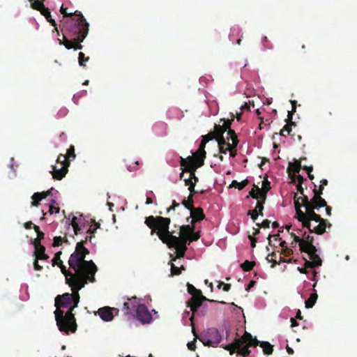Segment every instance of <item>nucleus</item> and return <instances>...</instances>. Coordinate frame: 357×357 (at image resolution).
<instances>
[{
	"label": "nucleus",
	"instance_id": "21",
	"mask_svg": "<svg viewBox=\"0 0 357 357\" xmlns=\"http://www.w3.org/2000/svg\"><path fill=\"white\" fill-rule=\"evenodd\" d=\"M317 248L314 247V250L308 248L303 252H306L308 255L310 259L312 261H314L315 264H317V266H321L322 264V260L320 258V257L317 254Z\"/></svg>",
	"mask_w": 357,
	"mask_h": 357
},
{
	"label": "nucleus",
	"instance_id": "33",
	"mask_svg": "<svg viewBox=\"0 0 357 357\" xmlns=\"http://www.w3.org/2000/svg\"><path fill=\"white\" fill-rule=\"evenodd\" d=\"M31 1V7L36 10L40 11L41 13L46 7L44 3L39 0H29Z\"/></svg>",
	"mask_w": 357,
	"mask_h": 357
},
{
	"label": "nucleus",
	"instance_id": "8",
	"mask_svg": "<svg viewBox=\"0 0 357 357\" xmlns=\"http://www.w3.org/2000/svg\"><path fill=\"white\" fill-rule=\"evenodd\" d=\"M199 339L204 345L215 347L221 342L222 336L217 328H212L208 329L206 334Z\"/></svg>",
	"mask_w": 357,
	"mask_h": 357
},
{
	"label": "nucleus",
	"instance_id": "48",
	"mask_svg": "<svg viewBox=\"0 0 357 357\" xmlns=\"http://www.w3.org/2000/svg\"><path fill=\"white\" fill-rule=\"evenodd\" d=\"M89 60V56H85V54L83 52H80L79 53L78 61H79V66H85L84 62L88 61Z\"/></svg>",
	"mask_w": 357,
	"mask_h": 357
},
{
	"label": "nucleus",
	"instance_id": "30",
	"mask_svg": "<svg viewBox=\"0 0 357 357\" xmlns=\"http://www.w3.org/2000/svg\"><path fill=\"white\" fill-rule=\"evenodd\" d=\"M33 255L35 258L40 260H47L49 258V256L45 254V246H41L38 250H35L33 252Z\"/></svg>",
	"mask_w": 357,
	"mask_h": 357
},
{
	"label": "nucleus",
	"instance_id": "54",
	"mask_svg": "<svg viewBox=\"0 0 357 357\" xmlns=\"http://www.w3.org/2000/svg\"><path fill=\"white\" fill-rule=\"evenodd\" d=\"M61 255V251L57 252L55 254V255H54V257L53 259L52 260V266H56V265L57 266V264H59V262L60 261H61V260L60 259Z\"/></svg>",
	"mask_w": 357,
	"mask_h": 357
},
{
	"label": "nucleus",
	"instance_id": "4",
	"mask_svg": "<svg viewBox=\"0 0 357 357\" xmlns=\"http://www.w3.org/2000/svg\"><path fill=\"white\" fill-rule=\"evenodd\" d=\"M74 17L67 19L63 22L61 31L63 36L73 38L78 42H83L89 33V24L79 10H75Z\"/></svg>",
	"mask_w": 357,
	"mask_h": 357
},
{
	"label": "nucleus",
	"instance_id": "60",
	"mask_svg": "<svg viewBox=\"0 0 357 357\" xmlns=\"http://www.w3.org/2000/svg\"><path fill=\"white\" fill-rule=\"evenodd\" d=\"M202 139L204 140H205L206 142H208L210 140H212L213 139H215V136H214V133H213L212 132H209L208 133L207 135H204L202 136Z\"/></svg>",
	"mask_w": 357,
	"mask_h": 357
},
{
	"label": "nucleus",
	"instance_id": "13",
	"mask_svg": "<svg viewBox=\"0 0 357 357\" xmlns=\"http://www.w3.org/2000/svg\"><path fill=\"white\" fill-rule=\"evenodd\" d=\"M313 184H314V189H313L314 196L311 199V200H309V202L311 204H316L317 206L324 207V206L326 205V200L321 197L324 188V186L319 185V189H317V185L314 183H313Z\"/></svg>",
	"mask_w": 357,
	"mask_h": 357
},
{
	"label": "nucleus",
	"instance_id": "15",
	"mask_svg": "<svg viewBox=\"0 0 357 357\" xmlns=\"http://www.w3.org/2000/svg\"><path fill=\"white\" fill-rule=\"evenodd\" d=\"M68 163H63V166H61L59 168H57V165H52L50 173L52 174L53 178L56 180H61L67 174L68 171Z\"/></svg>",
	"mask_w": 357,
	"mask_h": 357
},
{
	"label": "nucleus",
	"instance_id": "57",
	"mask_svg": "<svg viewBox=\"0 0 357 357\" xmlns=\"http://www.w3.org/2000/svg\"><path fill=\"white\" fill-rule=\"evenodd\" d=\"M60 12L63 15V17H70V18L73 17V16H74L73 13H67V8H64L63 6L61 7Z\"/></svg>",
	"mask_w": 357,
	"mask_h": 357
},
{
	"label": "nucleus",
	"instance_id": "24",
	"mask_svg": "<svg viewBox=\"0 0 357 357\" xmlns=\"http://www.w3.org/2000/svg\"><path fill=\"white\" fill-rule=\"evenodd\" d=\"M206 154V152H199V153H198V151L193 153L192 156L195 158V160L196 161L195 168H199L204 165Z\"/></svg>",
	"mask_w": 357,
	"mask_h": 357
},
{
	"label": "nucleus",
	"instance_id": "17",
	"mask_svg": "<svg viewBox=\"0 0 357 357\" xmlns=\"http://www.w3.org/2000/svg\"><path fill=\"white\" fill-rule=\"evenodd\" d=\"M301 169V162L296 160L294 162H289L287 168V172L291 180V183H296V174L298 173Z\"/></svg>",
	"mask_w": 357,
	"mask_h": 357
},
{
	"label": "nucleus",
	"instance_id": "6",
	"mask_svg": "<svg viewBox=\"0 0 357 357\" xmlns=\"http://www.w3.org/2000/svg\"><path fill=\"white\" fill-rule=\"evenodd\" d=\"M209 301L211 303L218 302L221 304H226L225 301H217L212 299H208L206 296H203L202 292L200 289H197L196 291L192 294V297L187 301V306L190 308L192 314L190 317V326H192V331L195 336L197 337V333L194 327V316L197 312L198 308L202 305L204 301Z\"/></svg>",
	"mask_w": 357,
	"mask_h": 357
},
{
	"label": "nucleus",
	"instance_id": "7",
	"mask_svg": "<svg viewBox=\"0 0 357 357\" xmlns=\"http://www.w3.org/2000/svg\"><path fill=\"white\" fill-rule=\"evenodd\" d=\"M96 281L95 274H91V275L87 276L82 280H79L78 278L76 280L70 281L69 282V287H70L73 293L71 294L73 296V308H75L77 307L78 303L79 302V291L84 287L85 284H86L89 282H94Z\"/></svg>",
	"mask_w": 357,
	"mask_h": 357
},
{
	"label": "nucleus",
	"instance_id": "39",
	"mask_svg": "<svg viewBox=\"0 0 357 357\" xmlns=\"http://www.w3.org/2000/svg\"><path fill=\"white\" fill-rule=\"evenodd\" d=\"M294 206L296 211L298 209H301V207L303 206V203L302 202V197L298 196V193H294Z\"/></svg>",
	"mask_w": 357,
	"mask_h": 357
},
{
	"label": "nucleus",
	"instance_id": "47",
	"mask_svg": "<svg viewBox=\"0 0 357 357\" xmlns=\"http://www.w3.org/2000/svg\"><path fill=\"white\" fill-rule=\"evenodd\" d=\"M56 163L60 165L61 166H63V163H68V166L70 165V162L68 160L66 159V156H65L63 154H59L56 159Z\"/></svg>",
	"mask_w": 357,
	"mask_h": 357
},
{
	"label": "nucleus",
	"instance_id": "43",
	"mask_svg": "<svg viewBox=\"0 0 357 357\" xmlns=\"http://www.w3.org/2000/svg\"><path fill=\"white\" fill-rule=\"evenodd\" d=\"M182 204L188 210L192 208L193 206V197L192 195H189L187 199H183L182 202Z\"/></svg>",
	"mask_w": 357,
	"mask_h": 357
},
{
	"label": "nucleus",
	"instance_id": "45",
	"mask_svg": "<svg viewBox=\"0 0 357 357\" xmlns=\"http://www.w3.org/2000/svg\"><path fill=\"white\" fill-rule=\"evenodd\" d=\"M64 155L66 156L67 160H69L71 158L75 159L76 156L75 153V146L73 145H70L67 150L66 154Z\"/></svg>",
	"mask_w": 357,
	"mask_h": 357
},
{
	"label": "nucleus",
	"instance_id": "10",
	"mask_svg": "<svg viewBox=\"0 0 357 357\" xmlns=\"http://www.w3.org/2000/svg\"><path fill=\"white\" fill-rule=\"evenodd\" d=\"M73 296L70 293H65L58 295L55 298V307L56 309L61 307L68 308L73 306Z\"/></svg>",
	"mask_w": 357,
	"mask_h": 357
},
{
	"label": "nucleus",
	"instance_id": "42",
	"mask_svg": "<svg viewBox=\"0 0 357 357\" xmlns=\"http://www.w3.org/2000/svg\"><path fill=\"white\" fill-rule=\"evenodd\" d=\"M91 222L94 223V226H90V227L87 229L86 233L91 235L92 236L96 233L97 229H98L100 226L99 222H96L95 220L91 219Z\"/></svg>",
	"mask_w": 357,
	"mask_h": 357
},
{
	"label": "nucleus",
	"instance_id": "62",
	"mask_svg": "<svg viewBox=\"0 0 357 357\" xmlns=\"http://www.w3.org/2000/svg\"><path fill=\"white\" fill-rule=\"evenodd\" d=\"M206 142L205 140H204L203 139H202L201 141V143L199 144V149L197 150L198 151V153H199V152H206L205 151V146H206Z\"/></svg>",
	"mask_w": 357,
	"mask_h": 357
},
{
	"label": "nucleus",
	"instance_id": "16",
	"mask_svg": "<svg viewBox=\"0 0 357 357\" xmlns=\"http://www.w3.org/2000/svg\"><path fill=\"white\" fill-rule=\"evenodd\" d=\"M190 216L187 218V221H189L190 218H192L191 223L194 225L197 222H199L205 219V215L204 213L203 208L201 207H192L190 209Z\"/></svg>",
	"mask_w": 357,
	"mask_h": 357
},
{
	"label": "nucleus",
	"instance_id": "53",
	"mask_svg": "<svg viewBox=\"0 0 357 357\" xmlns=\"http://www.w3.org/2000/svg\"><path fill=\"white\" fill-rule=\"evenodd\" d=\"M303 259L305 260L304 266L306 268H313L315 267H319L318 266H317V264H315V263L314 261H312L311 260H307L305 258H303Z\"/></svg>",
	"mask_w": 357,
	"mask_h": 357
},
{
	"label": "nucleus",
	"instance_id": "19",
	"mask_svg": "<svg viewBox=\"0 0 357 357\" xmlns=\"http://www.w3.org/2000/svg\"><path fill=\"white\" fill-rule=\"evenodd\" d=\"M67 36H63V44L68 50L73 49L75 50H82L83 45H81L82 42H78L73 38L68 39Z\"/></svg>",
	"mask_w": 357,
	"mask_h": 357
},
{
	"label": "nucleus",
	"instance_id": "44",
	"mask_svg": "<svg viewBox=\"0 0 357 357\" xmlns=\"http://www.w3.org/2000/svg\"><path fill=\"white\" fill-rule=\"evenodd\" d=\"M296 218L300 222L303 221V220H305V218H307L308 217L307 210L304 213L303 211H302L301 209H298V210L296 211Z\"/></svg>",
	"mask_w": 357,
	"mask_h": 357
},
{
	"label": "nucleus",
	"instance_id": "31",
	"mask_svg": "<svg viewBox=\"0 0 357 357\" xmlns=\"http://www.w3.org/2000/svg\"><path fill=\"white\" fill-rule=\"evenodd\" d=\"M226 131L225 130V129L222 128V126L220 125H215L214 126V131L212 132L213 133H214V136L215 137V139L216 141L218 142V144H219V139L221 138V137H224V134Z\"/></svg>",
	"mask_w": 357,
	"mask_h": 357
},
{
	"label": "nucleus",
	"instance_id": "32",
	"mask_svg": "<svg viewBox=\"0 0 357 357\" xmlns=\"http://www.w3.org/2000/svg\"><path fill=\"white\" fill-rule=\"evenodd\" d=\"M80 221L82 220H80ZM71 225L76 235H77L84 227V223L82 224L81 222H77L76 217H73Z\"/></svg>",
	"mask_w": 357,
	"mask_h": 357
},
{
	"label": "nucleus",
	"instance_id": "3",
	"mask_svg": "<svg viewBox=\"0 0 357 357\" xmlns=\"http://www.w3.org/2000/svg\"><path fill=\"white\" fill-rule=\"evenodd\" d=\"M259 346L263 349V352L265 355H271L273 351V347L268 342L259 341L256 337H253L252 335L248 333L245 332L240 338H236L233 342L224 347L223 348L229 351L231 355L236 353L243 357L248 356L251 351L250 347H256Z\"/></svg>",
	"mask_w": 357,
	"mask_h": 357
},
{
	"label": "nucleus",
	"instance_id": "18",
	"mask_svg": "<svg viewBox=\"0 0 357 357\" xmlns=\"http://www.w3.org/2000/svg\"><path fill=\"white\" fill-rule=\"evenodd\" d=\"M303 236V238H302L300 245V251L304 252L308 248L314 250V247H315L313 245L314 237L312 236L307 235L306 232H305Z\"/></svg>",
	"mask_w": 357,
	"mask_h": 357
},
{
	"label": "nucleus",
	"instance_id": "59",
	"mask_svg": "<svg viewBox=\"0 0 357 357\" xmlns=\"http://www.w3.org/2000/svg\"><path fill=\"white\" fill-rule=\"evenodd\" d=\"M63 238L61 236H55L53 240L52 245L54 247L59 246L62 243Z\"/></svg>",
	"mask_w": 357,
	"mask_h": 357
},
{
	"label": "nucleus",
	"instance_id": "27",
	"mask_svg": "<svg viewBox=\"0 0 357 357\" xmlns=\"http://www.w3.org/2000/svg\"><path fill=\"white\" fill-rule=\"evenodd\" d=\"M40 13L45 17L47 22H49L51 24V25L54 27V30L57 31V33H59L56 22L54 19L52 18L50 9L48 8H46Z\"/></svg>",
	"mask_w": 357,
	"mask_h": 357
},
{
	"label": "nucleus",
	"instance_id": "56",
	"mask_svg": "<svg viewBox=\"0 0 357 357\" xmlns=\"http://www.w3.org/2000/svg\"><path fill=\"white\" fill-rule=\"evenodd\" d=\"M271 221L268 219L264 220L261 224L257 223L256 225L261 228H268L270 227Z\"/></svg>",
	"mask_w": 357,
	"mask_h": 357
},
{
	"label": "nucleus",
	"instance_id": "11",
	"mask_svg": "<svg viewBox=\"0 0 357 357\" xmlns=\"http://www.w3.org/2000/svg\"><path fill=\"white\" fill-rule=\"evenodd\" d=\"M219 151L220 153L226 154L227 152L229 151V155L231 158H234L237 154L236 147L237 146H234V143L230 144L228 142H226L225 137H221L219 139Z\"/></svg>",
	"mask_w": 357,
	"mask_h": 357
},
{
	"label": "nucleus",
	"instance_id": "5",
	"mask_svg": "<svg viewBox=\"0 0 357 357\" xmlns=\"http://www.w3.org/2000/svg\"><path fill=\"white\" fill-rule=\"evenodd\" d=\"M75 308L68 307V312L64 314V312L61 309H56L54 312L56 325L60 331L68 334V332L75 333L77 330V324L75 315L73 311Z\"/></svg>",
	"mask_w": 357,
	"mask_h": 357
},
{
	"label": "nucleus",
	"instance_id": "12",
	"mask_svg": "<svg viewBox=\"0 0 357 357\" xmlns=\"http://www.w3.org/2000/svg\"><path fill=\"white\" fill-rule=\"evenodd\" d=\"M137 319L143 324L149 323L152 316L144 304H139L136 308Z\"/></svg>",
	"mask_w": 357,
	"mask_h": 357
},
{
	"label": "nucleus",
	"instance_id": "36",
	"mask_svg": "<svg viewBox=\"0 0 357 357\" xmlns=\"http://www.w3.org/2000/svg\"><path fill=\"white\" fill-rule=\"evenodd\" d=\"M249 196L255 199H261V189L257 185H253V188L249 192Z\"/></svg>",
	"mask_w": 357,
	"mask_h": 357
},
{
	"label": "nucleus",
	"instance_id": "25",
	"mask_svg": "<svg viewBox=\"0 0 357 357\" xmlns=\"http://www.w3.org/2000/svg\"><path fill=\"white\" fill-rule=\"evenodd\" d=\"M47 197V195L45 193V191L41 192H35L32 197V202L31 203L32 206H38L40 204V202L45 199Z\"/></svg>",
	"mask_w": 357,
	"mask_h": 357
},
{
	"label": "nucleus",
	"instance_id": "40",
	"mask_svg": "<svg viewBox=\"0 0 357 357\" xmlns=\"http://www.w3.org/2000/svg\"><path fill=\"white\" fill-rule=\"evenodd\" d=\"M230 116H231L230 119H227V120L221 119L220 120V121H224L223 125L222 126L225 129V131H227V130H228V129L229 130L231 129V123L234 120L235 116L233 113H230Z\"/></svg>",
	"mask_w": 357,
	"mask_h": 357
},
{
	"label": "nucleus",
	"instance_id": "14",
	"mask_svg": "<svg viewBox=\"0 0 357 357\" xmlns=\"http://www.w3.org/2000/svg\"><path fill=\"white\" fill-rule=\"evenodd\" d=\"M114 311L117 313L119 310L114 307L106 306L100 308L98 310V314L103 321H110L114 319Z\"/></svg>",
	"mask_w": 357,
	"mask_h": 357
},
{
	"label": "nucleus",
	"instance_id": "49",
	"mask_svg": "<svg viewBox=\"0 0 357 357\" xmlns=\"http://www.w3.org/2000/svg\"><path fill=\"white\" fill-rule=\"evenodd\" d=\"M296 100H291V104L292 105L291 111L288 112V120H289L291 122V120L293 119V114L296 112Z\"/></svg>",
	"mask_w": 357,
	"mask_h": 357
},
{
	"label": "nucleus",
	"instance_id": "52",
	"mask_svg": "<svg viewBox=\"0 0 357 357\" xmlns=\"http://www.w3.org/2000/svg\"><path fill=\"white\" fill-rule=\"evenodd\" d=\"M312 220H310V218L307 217L305 218V220H303L301 221L303 227L308 229L309 231L311 233V231H312V229H311V222Z\"/></svg>",
	"mask_w": 357,
	"mask_h": 357
},
{
	"label": "nucleus",
	"instance_id": "9",
	"mask_svg": "<svg viewBox=\"0 0 357 357\" xmlns=\"http://www.w3.org/2000/svg\"><path fill=\"white\" fill-rule=\"evenodd\" d=\"M302 202L303 203V207H305V210L307 211V215L310 220L312 221L314 220L317 222H319L324 220L319 214H317L314 212L315 209H319L320 207L317 206L314 204L310 203L308 197H302Z\"/></svg>",
	"mask_w": 357,
	"mask_h": 357
},
{
	"label": "nucleus",
	"instance_id": "34",
	"mask_svg": "<svg viewBox=\"0 0 357 357\" xmlns=\"http://www.w3.org/2000/svg\"><path fill=\"white\" fill-rule=\"evenodd\" d=\"M318 296L316 293L310 294V297L307 298V300L305 301V307L306 308H312L317 300Z\"/></svg>",
	"mask_w": 357,
	"mask_h": 357
},
{
	"label": "nucleus",
	"instance_id": "41",
	"mask_svg": "<svg viewBox=\"0 0 357 357\" xmlns=\"http://www.w3.org/2000/svg\"><path fill=\"white\" fill-rule=\"evenodd\" d=\"M181 270H185V267L182 265L181 267L176 266L173 263H171V274L172 275H178L181 273Z\"/></svg>",
	"mask_w": 357,
	"mask_h": 357
},
{
	"label": "nucleus",
	"instance_id": "46",
	"mask_svg": "<svg viewBox=\"0 0 357 357\" xmlns=\"http://www.w3.org/2000/svg\"><path fill=\"white\" fill-rule=\"evenodd\" d=\"M271 189L270 182L266 178L263 181V188L261 189V197H263V193L267 192Z\"/></svg>",
	"mask_w": 357,
	"mask_h": 357
},
{
	"label": "nucleus",
	"instance_id": "51",
	"mask_svg": "<svg viewBox=\"0 0 357 357\" xmlns=\"http://www.w3.org/2000/svg\"><path fill=\"white\" fill-rule=\"evenodd\" d=\"M197 168H195V166H191L189 168H184L183 171L190 172V176L188 178H191L192 180L193 177H195V171Z\"/></svg>",
	"mask_w": 357,
	"mask_h": 357
},
{
	"label": "nucleus",
	"instance_id": "38",
	"mask_svg": "<svg viewBox=\"0 0 357 357\" xmlns=\"http://www.w3.org/2000/svg\"><path fill=\"white\" fill-rule=\"evenodd\" d=\"M255 265V261H250L248 260H245L243 263H242L241 264V268L244 271H251Z\"/></svg>",
	"mask_w": 357,
	"mask_h": 357
},
{
	"label": "nucleus",
	"instance_id": "1",
	"mask_svg": "<svg viewBox=\"0 0 357 357\" xmlns=\"http://www.w3.org/2000/svg\"><path fill=\"white\" fill-rule=\"evenodd\" d=\"M170 222V218L162 216L150 215L145 220V224L151 229L152 235L156 233L163 243L167 244L169 248L176 249V257L172 259V261H175L185 256L187 245L190 242V238L174 236L169 230Z\"/></svg>",
	"mask_w": 357,
	"mask_h": 357
},
{
	"label": "nucleus",
	"instance_id": "2",
	"mask_svg": "<svg viewBox=\"0 0 357 357\" xmlns=\"http://www.w3.org/2000/svg\"><path fill=\"white\" fill-rule=\"evenodd\" d=\"M89 254V250L83 247L82 243H77L75 250L71 254L68 260L69 266L73 269L74 273L66 270V267L63 264L62 261L57 264L62 273L65 275L66 284L69 285L71 280L74 281L77 278L82 280L91 275V274H96L98 271L96 265L92 260H85L86 256Z\"/></svg>",
	"mask_w": 357,
	"mask_h": 357
},
{
	"label": "nucleus",
	"instance_id": "61",
	"mask_svg": "<svg viewBox=\"0 0 357 357\" xmlns=\"http://www.w3.org/2000/svg\"><path fill=\"white\" fill-rule=\"evenodd\" d=\"M271 238H274V239H275V241H278H278H281V239H282V238H281V237H280V234H274V235H271V234H270V235L268 236V244H269L271 246H272V245H272V243H271Z\"/></svg>",
	"mask_w": 357,
	"mask_h": 357
},
{
	"label": "nucleus",
	"instance_id": "50",
	"mask_svg": "<svg viewBox=\"0 0 357 357\" xmlns=\"http://www.w3.org/2000/svg\"><path fill=\"white\" fill-rule=\"evenodd\" d=\"M275 256H276V253L275 252H273L271 254L268 255L266 257V260L268 262L272 263V265H271L272 268H274L275 266V265L278 264L277 261L273 259V257H275Z\"/></svg>",
	"mask_w": 357,
	"mask_h": 357
},
{
	"label": "nucleus",
	"instance_id": "37",
	"mask_svg": "<svg viewBox=\"0 0 357 357\" xmlns=\"http://www.w3.org/2000/svg\"><path fill=\"white\" fill-rule=\"evenodd\" d=\"M266 199V192L263 193V197H261L260 200L257 201V206L255 210H257V212H262L264 210V204L265 203V200Z\"/></svg>",
	"mask_w": 357,
	"mask_h": 357
},
{
	"label": "nucleus",
	"instance_id": "26",
	"mask_svg": "<svg viewBox=\"0 0 357 357\" xmlns=\"http://www.w3.org/2000/svg\"><path fill=\"white\" fill-rule=\"evenodd\" d=\"M196 161L193 156H188L186 158L181 157L180 165L181 167L189 168L191 166L195 167Z\"/></svg>",
	"mask_w": 357,
	"mask_h": 357
},
{
	"label": "nucleus",
	"instance_id": "58",
	"mask_svg": "<svg viewBox=\"0 0 357 357\" xmlns=\"http://www.w3.org/2000/svg\"><path fill=\"white\" fill-rule=\"evenodd\" d=\"M199 238H200L199 231L195 232L194 230L190 236V242L196 241L198 239H199Z\"/></svg>",
	"mask_w": 357,
	"mask_h": 357
},
{
	"label": "nucleus",
	"instance_id": "35",
	"mask_svg": "<svg viewBox=\"0 0 357 357\" xmlns=\"http://www.w3.org/2000/svg\"><path fill=\"white\" fill-rule=\"evenodd\" d=\"M248 183L249 181L248 179H245L241 182H238L237 181L234 180L229 187L236 188L238 190H243L248 184Z\"/></svg>",
	"mask_w": 357,
	"mask_h": 357
},
{
	"label": "nucleus",
	"instance_id": "29",
	"mask_svg": "<svg viewBox=\"0 0 357 357\" xmlns=\"http://www.w3.org/2000/svg\"><path fill=\"white\" fill-rule=\"evenodd\" d=\"M287 124L284 125L281 130L280 135L284 137L289 135L291 132V126H296V123L291 121V122L288 120V118L286 119Z\"/></svg>",
	"mask_w": 357,
	"mask_h": 357
},
{
	"label": "nucleus",
	"instance_id": "20",
	"mask_svg": "<svg viewBox=\"0 0 357 357\" xmlns=\"http://www.w3.org/2000/svg\"><path fill=\"white\" fill-rule=\"evenodd\" d=\"M137 298L132 297L130 299H128V302H125L123 304V310H125V313L127 314H132L134 310L136 311V308L139 304L137 303L136 301Z\"/></svg>",
	"mask_w": 357,
	"mask_h": 357
},
{
	"label": "nucleus",
	"instance_id": "63",
	"mask_svg": "<svg viewBox=\"0 0 357 357\" xmlns=\"http://www.w3.org/2000/svg\"><path fill=\"white\" fill-rule=\"evenodd\" d=\"M187 289H188V292L192 295L194 292L196 291L197 288L195 287H194L192 284H190L189 282H188Z\"/></svg>",
	"mask_w": 357,
	"mask_h": 357
},
{
	"label": "nucleus",
	"instance_id": "22",
	"mask_svg": "<svg viewBox=\"0 0 357 357\" xmlns=\"http://www.w3.org/2000/svg\"><path fill=\"white\" fill-rule=\"evenodd\" d=\"M332 225L330 222H328L326 220H324L319 222V225L316 226L311 233H315L318 235H322L326 232V227H331Z\"/></svg>",
	"mask_w": 357,
	"mask_h": 357
},
{
	"label": "nucleus",
	"instance_id": "55",
	"mask_svg": "<svg viewBox=\"0 0 357 357\" xmlns=\"http://www.w3.org/2000/svg\"><path fill=\"white\" fill-rule=\"evenodd\" d=\"M248 215H250L252 220H253V222H255L256 220L258 218V212H257V210H250L248 212Z\"/></svg>",
	"mask_w": 357,
	"mask_h": 357
},
{
	"label": "nucleus",
	"instance_id": "64",
	"mask_svg": "<svg viewBox=\"0 0 357 357\" xmlns=\"http://www.w3.org/2000/svg\"><path fill=\"white\" fill-rule=\"evenodd\" d=\"M33 245H34L35 247V250H38L39 249V248H40L41 246H43V245H41L40 243V240H39L38 238H36L33 242H32Z\"/></svg>",
	"mask_w": 357,
	"mask_h": 357
},
{
	"label": "nucleus",
	"instance_id": "23",
	"mask_svg": "<svg viewBox=\"0 0 357 357\" xmlns=\"http://www.w3.org/2000/svg\"><path fill=\"white\" fill-rule=\"evenodd\" d=\"M195 229V225L192 224L182 225L180 227L179 236L183 237H187L190 238V236Z\"/></svg>",
	"mask_w": 357,
	"mask_h": 357
},
{
	"label": "nucleus",
	"instance_id": "28",
	"mask_svg": "<svg viewBox=\"0 0 357 357\" xmlns=\"http://www.w3.org/2000/svg\"><path fill=\"white\" fill-rule=\"evenodd\" d=\"M227 137H225L226 139V142H229V140L231 141V143L234 144V146H238V139L237 137V135L235 132V131L232 129H228L227 130Z\"/></svg>",
	"mask_w": 357,
	"mask_h": 357
}]
</instances>
